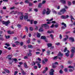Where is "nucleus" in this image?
Segmentation results:
<instances>
[{"instance_id": "nucleus-6", "label": "nucleus", "mask_w": 75, "mask_h": 75, "mask_svg": "<svg viewBox=\"0 0 75 75\" xmlns=\"http://www.w3.org/2000/svg\"><path fill=\"white\" fill-rule=\"evenodd\" d=\"M45 26V29H48L50 28V26L48 24H46Z\"/></svg>"}, {"instance_id": "nucleus-35", "label": "nucleus", "mask_w": 75, "mask_h": 75, "mask_svg": "<svg viewBox=\"0 0 75 75\" xmlns=\"http://www.w3.org/2000/svg\"><path fill=\"white\" fill-rule=\"evenodd\" d=\"M55 45H60V43L59 42H57L56 43H55Z\"/></svg>"}, {"instance_id": "nucleus-15", "label": "nucleus", "mask_w": 75, "mask_h": 75, "mask_svg": "<svg viewBox=\"0 0 75 75\" xmlns=\"http://www.w3.org/2000/svg\"><path fill=\"white\" fill-rule=\"evenodd\" d=\"M46 38V37L44 36H42L41 37V39H42V40H45Z\"/></svg>"}, {"instance_id": "nucleus-36", "label": "nucleus", "mask_w": 75, "mask_h": 75, "mask_svg": "<svg viewBox=\"0 0 75 75\" xmlns=\"http://www.w3.org/2000/svg\"><path fill=\"white\" fill-rule=\"evenodd\" d=\"M29 30H30V31H33L34 29L33 28V27H30L29 28Z\"/></svg>"}, {"instance_id": "nucleus-1", "label": "nucleus", "mask_w": 75, "mask_h": 75, "mask_svg": "<svg viewBox=\"0 0 75 75\" xmlns=\"http://www.w3.org/2000/svg\"><path fill=\"white\" fill-rule=\"evenodd\" d=\"M67 51V52L65 53V56L68 57H69V53H70V52H69V50H67V48L65 47L64 50V52H65Z\"/></svg>"}, {"instance_id": "nucleus-41", "label": "nucleus", "mask_w": 75, "mask_h": 75, "mask_svg": "<svg viewBox=\"0 0 75 75\" xmlns=\"http://www.w3.org/2000/svg\"><path fill=\"white\" fill-rule=\"evenodd\" d=\"M50 36L51 38L52 39V40H53V39H54V36H53V35L52 34L50 35Z\"/></svg>"}, {"instance_id": "nucleus-47", "label": "nucleus", "mask_w": 75, "mask_h": 75, "mask_svg": "<svg viewBox=\"0 0 75 75\" xmlns=\"http://www.w3.org/2000/svg\"><path fill=\"white\" fill-rule=\"evenodd\" d=\"M54 46H53L50 47V50H52V49H54Z\"/></svg>"}, {"instance_id": "nucleus-3", "label": "nucleus", "mask_w": 75, "mask_h": 75, "mask_svg": "<svg viewBox=\"0 0 75 75\" xmlns=\"http://www.w3.org/2000/svg\"><path fill=\"white\" fill-rule=\"evenodd\" d=\"M2 23L4 25H5L6 26H8L9 24L10 23V22L9 21H7L6 22H5L4 21H3Z\"/></svg>"}, {"instance_id": "nucleus-60", "label": "nucleus", "mask_w": 75, "mask_h": 75, "mask_svg": "<svg viewBox=\"0 0 75 75\" xmlns=\"http://www.w3.org/2000/svg\"><path fill=\"white\" fill-rule=\"evenodd\" d=\"M53 13H54V14H57V11H53Z\"/></svg>"}, {"instance_id": "nucleus-21", "label": "nucleus", "mask_w": 75, "mask_h": 75, "mask_svg": "<svg viewBox=\"0 0 75 75\" xmlns=\"http://www.w3.org/2000/svg\"><path fill=\"white\" fill-rule=\"evenodd\" d=\"M42 3H39L38 5V8H41V7L42 6Z\"/></svg>"}, {"instance_id": "nucleus-16", "label": "nucleus", "mask_w": 75, "mask_h": 75, "mask_svg": "<svg viewBox=\"0 0 75 75\" xmlns=\"http://www.w3.org/2000/svg\"><path fill=\"white\" fill-rule=\"evenodd\" d=\"M61 24L62 25H64V27L66 28L67 27V24L64 22H62L61 23Z\"/></svg>"}, {"instance_id": "nucleus-17", "label": "nucleus", "mask_w": 75, "mask_h": 75, "mask_svg": "<svg viewBox=\"0 0 75 75\" xmlns=\"http://www.w3.org/2000/svg\"><path fill=\"white\" fill-rule=\"evenodd\" d=\"M70 18H71V21L72 23H73V21H72V20H75V19L74 18V17H73V16H72V15L70 16Z\"/></svg>"}, {"instance_id": "nucleus-56", "label": "nucleus", "mask_w": 75, "mask_h": 75, "mask_svg": "<svg viewBox=\"0 0 75 75\" xmlns=\"http://www.w3.org/2000/svg\"><path fill=\"white\" fill-rule=\"evenodd\" d=\"M64 71L66 72H67V71H68V69L67 68L64 69Z\"/></svg>"}, {"instance_id": "nucleus-7", "label": "nucleus", "mask_w": 75, "mask_h": 75, "mask_svg": "<svg viewBox=\"0 0 75 75\" xmlns=\"http://www.w3.org/2000/svg\"><path fill=\"white\" fill-rule=\"evenodd\" d=\"M4 70L5 72H6V73H8V74L10 73V70H9L5 69H4Z\"/></svg>"}, {"instance_id": "nucleus-48", "label": "nucleus", "mask_w": 75, "mask_h": 75, "mask_svg": "<svg viewBox=\"0 0 75 75\" xmlns=\"http://www.w3.org/2000/svg\"><path fill=\"white\" fill-rule=\"evenodd\" d=\"M45 25H46V23L42 24L41 25V27H43V26H44V27H45Z\"/></svg>"}, {"instance_id": "nucleus-38", "label": "nucleus", "mask_w": 75, "mask_h": 75, "mask_svg": "<svg viewBox=\"0 0 75 75\" xmlns=\"http://www.w3.org/2000/svg\"><path fill=\"white\" fill-rule=\"evenodd\" d=\"M28 16L26 15L24 16V18L25 19H28Z\"/></svg>"}, {"instance_id": "nucleus-31", "label": "nucleus", "mask_w": 75, "mask_h": 75, "mask_svg": "<svg viewBox=\"0 0 75 75\" xmlns=\"http://www.w3.org/2000/svg\"><path fill=\"white\" fill-rule=\"evenodd\" d=\"M25 30H26V31L27 33H28V27L27 26H25Z\"/></svg>"}, {"instance_id": "nucleus-5", "label": "nucleus", "mask_w": 75, "mask_h": 75, "mask_svg": "<svg viewBox=\"0 0 75 75\" xmlns=\"http://www.w3.org/2000/svg\"><path fill=\"white\" fill-rule=\"evenodd\" d=\"M50 71H51L50 72V75H54V69H52Z\"/></svg>"}, {"instance_id": "nucleus-61", "label": "nucleus", "mask_w": 75, "mask_h": 75, "mask_svg": "<svg viewBox=\"0 0 75 75\" xmlns=\"http://www.w3.org/2000/svg\"><path fill=\"white\" fill-rule=\"evenodd\" d=\"M34 11H35V12H37V11H38V9H37V8H35L34 9Z\"/></svg>"}, {"instance_id": "nucleus-4", "label": "nucleus", "mask_w": 75, "mask_h": 75, "mask_svg": "<svg viewBox=\"0 0 75 75\" xmlns=\"http://www.w3.org/2000/svg\"><path fill=\"white\" fill-rule=\"evenodd\" d=\"M68 17H69L68 15H67L66 16L64 15H62L61 16V18H62V19H66V18H68Z\"/></svg>"}, {"instance_id": "nucleus-34", "label": "nucleus", "mask_w": 75, "mask_h": 75, "mask_svg": "<svg viewBox=\"0 0 75 75\" xmlns=\"http://www.w3.org/2000/svg\"><path fill=\"white\" fill-rule=\"evenodd\" d=\"M50 52H51L50 51V50H48L47 52V55H50Z\"/></svg>"}, {"instance_id": "nucleus-29", "label": "nucleus", "mask_w": 75, "mask_h": 75, "mask_svg": "<svg viewBox=\"0 0 75 75\" xmlns=\"http://www.w3.org/2000/svg\"><path fill=\"white\" fill-rule=\"evenodd\" d=\"M21 73L23 75H26V73H25V72H24V71H22Z\"/></svg>"}, {"instance_id": "nucleus-54", "label": "nucleus", "mask_w": 75, "mask_h": 75, "mask_svg": "<svg viewBox=\"0 0 75 75\" xmlns=\"http://www.w3.org/2000/svg\"><path fill=\"white\" fill-rule=\"evenodd\" d=\"M71 52L72 53V54H74V53L75 52V50L73 49H72L71 50Z\"/></svg>"}, {"instance_id": "nucleus-14", "label": "nucleus", "mask_w": 75, "mask_h": 75, "mask_svg": "<svg viewBox=\"0 0 75 75\" xmlns=\"http://www.w3.org/2000/svg\"><path fill=\"white\" fill-rule=\"evenodd\" d=\"M47 45L48 47H52V44L50 43H47Z\"/></svg>"}, {"instance_id": "nucleus-40", "label": "nucleus", "mask_w": 75, "mask_h": 75, "mask_svg": "<svg viewBox=\"0 0 75 75\" xmlns=\"http://www.w3.org/2000/svg\"><path fill=\"white\" fill-rule=\"evenodd\" d=\"M53 31L52 30V31H50V30H48L47 31V33H48V34H51V33H52V32Z\"/></svg>"}, {"instance_id": "nucleus-18", "label": "nucleus", "mask_w": 75, "mask_h": 75, "mask_svg": "<svg viewBox=\"0 0 75 75\" xmlns=\"http://www.w3.org/2000/svg\"><path fill=\"white\" fill-rule=\"evenodd\" d=\"M5 36L6 39H8V38H10V36L9 35L7 36L5 35Z\"/></svg>"}, {"instance_id": "nucleus-59", "label": "nucleus", "mask_w": 75, "mask_h": 75, "mask_svg": "<svg viewBox=\"0 0 75 75\" xmlns=\"http://www.w3.org/2000/svg\"><path fill=\"white\" fill-rule=\"evenodd\" d=\"M5 45L8 47H10V45L9 44H8L7 43H6Z\"/></svg>"}, {"instance_id": "nucleus-45", "label": "nucleus", "mask_w": 75, "mask_h": 75, "mask_svg": "<svg viewBox=\"0 0 75 75\" xmlns=\"http://www.w3.org/2000/svg\"><path fill=\"white\" fill-rule=\"evenodd\" d=\"M70 58H72L74 57V53H71L70 56Z\"/></svg>"}, {"instance_id": "nucleus-23", "label": "nucleus", "mask_w": 75, "mask_h": 75, "mask_svg": "<svg viewBox=\"0 0 75 75\" xmlns=\"http://www.w3.org/2000/svg\"><path fill=\"white\" fill-rule=\"evenodd\" d=\"M57 67V66H56V65H55V64L54 63H53L52 64V67L53 68H55Z\"/></svg>"}, {"instance_id": "nucleus-49", "label": "nucleus", "mask_w": 75, "mask_h": 75, "mask_svg": "<svg viewBox=\"0 0 75 75\" xmlns=\"http://www.w3.org/2000/svg\"><path fill=\"white\" fill-rule=\"evenodd\" d=\"M46 2V1H45V0H44L42 1V3H41L42 4H45V3Z\"/></svg>"}, {"instance_id": "nucleus-13", "label": "nucleus", "mask_w": 75, "mask_h": 75, "mask_svg": "<svg viewBox=\"0 0 75 75\" xmlns=\"http://www.w3.org/2000/svg\"><path fill=\"white\" fill-rule=\"evenodd\" d=\"M24 66L25 68H28V67L27 66V64L25 63H24Z\"/></svg>"}, {"instance_id": "nucleus-30", "label": "nucleus", "mask_w": 75, "mask_h": 75, "mask_svg": "<svg viewBox=\"0 0 75 75\" xmlns=\"http://www.w3.org/2000/svg\"><path fill=\"white\" fill-rule=\"evenodd\" d=\"M67 3L68 6H70L71 5V2L70 1H68Z\"/></svg>"}, {"instance_id": "nucleus-37", "label": "nucleus", "mask_w": 75, "mask_h": 75, "mask_svg": "<svg viewBox=\"0 0 75 75\" xmlns=\"http://www.w3.org/2000/svg\"><path fill=\"white\" fill-rule=\"evenodd\" d=\"M33 5V3L31 2H29V6H32Z\"/></svg>"}, {"instance_id": "nucleus-24", "label": "nucleus", "mask_w": 75, "mask_h": 75, "mask_svg": "<svg viewBox=\"0 0 75 75\" xmlns=\"http://www.w3.org/2000/svg\"><path fill=\"white\" fill-rule=\"evenodd\" d=\"M39 31L40 32H42V31H43L44 30H43V29H42V28L41 27H40Z\"/></svg>"}, {"instance_id": "nucleus-53", "label": "nucleus", "mask_w": 75, "mask_h": 75, "mask_svg": "<svg viewBox=\"0 0 75 75\" xmlns=\"http://www.w3.org/2000/svg\"><path fill=\"white\" fill-rule=\"evenodd\" d=\"M37 23H38V22H37V21H34V24H35V25L37 24Z\"/></svg>"}, {"instance_id": "nucleus-42", "label": "nucleus", "mask_w": 75, "mask_h": 75, "mask_svg": "<svg viewBox=\"0 0 75 75\" xmlns=\"http://www.w3.org/2000/svg\"><path fill=\"white\" fill-rule=\"evenodd\" d=\"M67 40V38H65L63 39L62 40V41H64V42H65Z\"/></svg>"}, {"instance_id": "nucleus-32", "label": "nucleus", "mask_w": 75, "mask_h": 75, "mask_svg": "<svg viewBox=\"0 0 75 75\" xmlns=\"http://www.w3.org/2000/svg\"><path fill=\"white\" fill-rule=\"evenodd\" d=\"M59 73L60 74H63V71L62 70V69H61L59 71Z\"/></svg>"}, {"instance_id": "nucleus-50", "label": "nucleus", "mask_w": 75, "mask_h": 75, "mask_svg": "<svg viewBox=\"0 0 75 75\" xmlns=\"http://www.w3.org/2000/svg\"><path fill=\"white\" fill-rule=\"evenodd\" d=\"M68 63L69 65H71V64L72 63V62H71L69 60L68 62Z\"/></svg>"}, {"instance_id": "nucleus-43", "label": "nucleus", "mask_w": 75, "mask_h": 75, "mask_svg": "<svg viewBox=\"0 0 75 75\" xmlns=\"http://www.w3.org/2000/svg\"><path fill=\"white\" fill-rule=\"evenodd\" d=\"M38 67L39 68H41V64H38Z\"/></svg>"}, {"instance_id": "nucleus-2", "label": "nucleus", "mask_w": 75, "mask_h": 75, "mask_svg": "<svg viewBox=\"0 0 75 75\" xmlns=\"http://www.w3.org/2000/svg\"><path fill=\"white\" fill-rule=\"evenodd\" d=\"M65 12H67V11H66L65 9H62V10H60L59 12L58 13V14L59 15H62V14H64L65 13Z\"/></svg>"}, {"instance_id": "nucleus-22", "label": "nucleus", "mask_w": 75, "mask_h": 75, "mask_svg": "<svg viewBox=\"0 0 75 75\" xmlns=\"http://www.w3.org/2000/svg\"><path fill=\"white\" fill-rule=\"evenodd\" d=\"M0 37H0V40H1V41H4V39L3 38V35H0Z\"/></svg>"}, {"instance_id": "nucleus-44", "label": "nucleus", "mask_w": 75, "mask_h": 75, "mask_svg": "<svg viewBox=\"0 0 75 75\" xmlns=\"http://www.w3.org/2000/svg\"><path fill=\"white\" fill-rule=\"evenodd\" d=\"M59 26V25L58 24H55L54 25V27L55 28H58Z\"/></svg>"}, {"instance_id": "nucleus-10", "label": "nucleus", "mask_w": 75, "mask_h": 75, "mask_svg": "<svg viewBox=\"0 0 75 75\" xmlns=\"http://www.w3.org/2000/svg\"><path fill=\"white\" fill-rule=\"evenodd\" d=\"M69 40H71V42H74V38L73 37H70L69 38Z\"/></svg>"}, {"instance_id": "nucleus-57", "label": "nucleus", "mask_w": 75, "mask_h": 75, "mask_svg": "<svg viewBox=\"0 0 75 75\" xmlns=\"http://www.w3.org/2000/svg\"><path fill=\"white\" fill-rule=\"evenodd\" d=\"M25 3L27 4V3H29V1L28 0H26L25 1Z\"/></svg>"}, {"instance_id": "nucleus-63", "label": "nucleus", "mask_w": 75, "mask_h": 75, "mask_svg": "<svg viewBox=\"0 0 75 75\" xmlns=\"http://www.w3.org/2000/svg\"><path fill=\"white\" fill-rule=\"evenodd\" d=\"M21 46H23V42H21L20 43Z\"/></svg>"}, {"instance_id": "nucleus-62", "label": "nucleus", "mask_w": 75, "mask_h": 75, "mask_svg": "<svg viewBox=\"0 0 75 75\" xmlns=\"http://www.w3.org/2000/svg\"><path fill=\"white\" fill-rule=\"evenodd\" d=\"M35 63L36 64H40V63H41V62L36 61L35 62Z\"/></svg>"}, {"instance_id": "nucleus-51", "label": "nucleus", "mask_w": 75, "mask_h": 75, "mask_svg": "<svg viewBox=\"0 0 75 75\" xmlns=\"http://www.w3.org/2000/svg\"><path fill=\"white\" fill-rule=\"evenodd\" d=\"M18 74V71H15L14 75H16V74Z\"/></svg>"}, {"instance_id": "nucleus-8", "label": "nucleus", "mask_w": 75, "mask_h": 75, "mask_svg": "<svg viewBox=\"0 0 75 75\" xmlns=\"http://www.w3.org/2000/svg\"><path fill=\"white\" fill-rule=\"evenodd\" d=\"M58 55V56H60V57H62V56H63V54L61 53V52H59Z\"/></svg>"}, {"instance_id": "nucleus-27", "label": "nucleus", "mask_w": 75, "mask_h": 75, "mask_svg": "<svg viewBox=\"0 0 75 75\" xmlns=\"http://www.w3.org/2000/svg\"><path fill=\"white\" fill-rule=\"evenodd\" d=\"M33 45H28V48H33Z\"/></svg>"}, {"instance_id": "nucleus-9", "label": "nucleus", "mask_w": 75, "mask_h": 75, "mask_svg": "<svg viewBox=\"0 0 75 75\" xmlns=\"http://www.w3.org/2000/svg\"><path fill=\"white\" fill-rule=\"evenodd\" d=\"M48 70V67H46L45 68V69L43 71V74H45V72L47 70Z\"/></svg>"}, {"instance_id": "nucleus-11", "label": "nucleus", "mask_w": 75, "mask_h": 75, "mask_svg": "<svg viewBox=\"0 0 75 75\" xmlns=\"http://www.w3.org/2000/svg\"><path fill=\"white\" fill-rule=\"evenodd\" d=\"M60 1L62 3L64 4H66V0H61Z\"/></svg>"}, {"instance_id": "nucleus-39", "label": "nucleus", "mask_w": 75, "mask_h": 75, "mask_svg": "<svg viewBox=\"0 0 75 75\" xmlns=\"http://www.w3.org/2000/svg\"><path fill=\"white\" fill-rule=\"evenodd\" d=\"M57 59H58V56H55L53 58V59L54 60H56Z\"/></svg>"}, {"instance_id": "nucleus-20", "label": "nucleus", "mask_w": 75, "mask_h": 75, "mask_svg": "<svg viewBox=\"0 0 75 75\" xmlns=\"http://www.w3.org/2000/svg\"><path fill=\"white\" fill-rule=\"evenodd\" d=\"M14 43H15V44L16 45H19L20 44V42H18V41H16L14 42Z\"/></svg>"}, {"instance_id": "nucleus-25", "label": "nucleus", "mask_w": 75, "mask_h": 75, "mask_svg": "<svg viewBox=\"0 0 75 75\" xmlns=\"http://www.w3.org/2000/svg\"><path fill=\"white\" fill-rule=\"evenodd\" d=\"M41 37V34L40 33H38L37 34V37L38 38H40Z\"/></svg>"}, {"instance_id": "nucleus-52", "label": "nucleus", "mask_w": 75, "mask_h": 75, "mask_svg": "<svg viewBox=\"0 0 75 75\" xmlns=\"http://www.w3.org/2000/svg\"><path fill=\"white\" fill-rule=\"evenodd\" d=\"M18 27L19 28H21V25H20V24H18L17 25Z\"/></svg>"}, {"instance_id": "nucleus-64", "label": "nucleus", "mask_w": 75, "mask_h": 75, "mask_svg": "<svg viewBox=\"0 0 75 75\" xmlns=\"http://www.w3.org/2000/svg\"><path fill=\"white\" fill-rule=\"evenodd\" d=\"M52 24H55L56 23V21H53L52 22Z\"/></svg>"}, {"instance_id": "nucleus-46", "label": "nucleus", "mask_w": 75, "mask_h": 75, "mask_svg": "<svg viewBox=\"0 0 75 75\" xmlns=\"http://www.w3.org/2000/svg\"><path fill=\"white\" fill-rule=\"evenodd\" d=\"M28 57H31V56L32 55V53H29V54H28Z\"/></svg>"}, {"instance_id": "nucleus-28", "label": "nucleus", "mask_w": 75, "mask_h": 75, "mask_svg": "<svg viewBox=\"0 0 75 75\" xmlns=\"http://www.w3.org/2000/svg\"><path fill=\"white\" fill-rule=\"evenodd\" d=\"M68 68H70V69H71V68H72L74 70V67L73 66H68Z\"/></svg>"}, {"instance_id": "nucleus-26", "label": "nucleus", "mask_w": 75, "mask_h": 75, "mask_svg": "<svg viewBox=\"0 0 75 75\" xmlns=\"http://www.w3.org/2000/svg\"><path fill=\"white\" fill-rule=\"evenodd\" d=\"M23 17H24L23 16H20L19 17L20 18V20H23Z\"/></svg>"}, {"instance_id": "nucleus-12", "label": "nucleus", "mask_w": 75, "mask_h": 75, "mask_svg": "<svg viewBox=\"0 0 75 75\" xmlns=\"http://www.w3.org/2000/svg\"><path fill=\"white\" fill-rule=\"evenodd\" d=\"M46 13V9H44L42 12V14L43 15H44Z\"/></svg>"}, {"instance_id": "nucleus-19", "label": "nucleus", "mask_w": 75, "mask_h": 75, "mask_svg": "<svg viewBox=\"0 0 75 75\" xmlns=\"http://www.w3.org/2000/svg\"><path fill=\"white\" fill-rule=\"evenodd\" d=\"M50 13H51V10H47L46 12V13L47 15H48V14H50Z\"/></svg>"}, {"instance_id": "nucleus-58", "label": "nucleus", "mask_w": 75, "mask_h": 75, "mask_svg": "<svg viewBox=\"0 0 75 75\" xmlns=\"http://www.w3.org/2000/svg\"><path fill=\"white\" fill-rule=\"evenodd\" d=\"M24 58L25 59H28V57L27 56H25Z\"/></svg>"}, {"instance_id": "nucleus-33", "label": "nucleus", "mask_w": 75, "mask_h": 75, "mask_svg": "<svg viewBox=\"0 0 75 75\" xmlns=\"http://www.w3.org/2000/svg\"><path fill=\"white\" fill-rule=\"evenodd\" d=\"M52 20H53V18H52V19H47L46 20V21H52Z\"/></svg>"}, {"instance_id": "nucleus-55", "label": "nucleus", "mask_w": 75, "mask_h": 75, "mask_svg": "<svg viewBox=\"0 0 75 75\" xmlns=\"http://www.w3.org/2000/svg\"><path fill=\"white\" fill-rule=\"evenodd\" d=\"M59 38L60 40H61V39L62 38V35H59Z\"/></svg>"}]
</instances>
